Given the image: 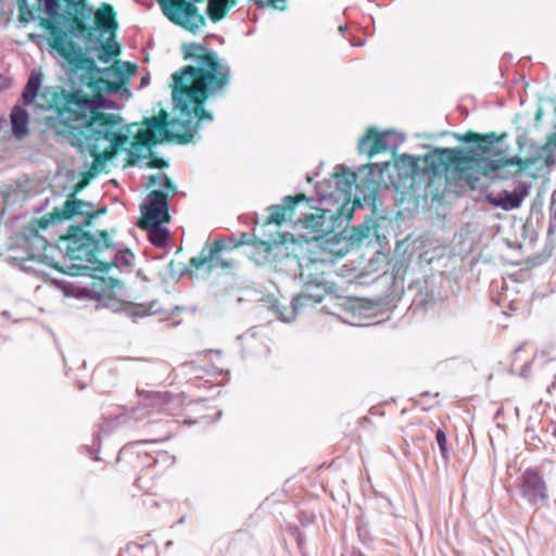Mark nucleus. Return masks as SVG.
Wrapping results in <instances>:
<instances>
[{"label":"nucleus","instance_id":"f03ea898","mask_svg":"<svg viewBox=\"0 0 556 556\" xmlns=\"http://www.w3.org/2000/svg\"><path fill=\"white\" fill-rule=\"evenodd\" d=\"M184 59L193 60L195 65H186L173 74L172 96L174 105L187 119H168V113L161 110L156 116L146 117L131 142L132 148H151L164 141L179 144L191 142L202 121L213 116L204 109L211 96L223 93L231 83V68L216 52L202 43L184 45Z\"/></svg>","mask_w":556,"mask_h":556},{"label":"nucleus","instance_id":"20e7f679","mask_svg":"<svg viewBox=\"0 0 556 556\" xmlns=\"http://www.w3.org/2000/svg\"><path fill=\"white\" fill-rule=\"evenodd\" d=\"M21 20L29 22L35 18L34 11L45 9L47 18L67 24L73 37H83L87 45L101 43L98 59L104 63L121 54V45L115 40L118 23L116 12L109 3H102L97 11L87 0H37V7L27 8L26 0H17Z\"/></svg>","mask_w":556,"mask_h":556},{"label":"nucleus","instance_id":"423d86ee","mask_svg":"<svg viewBox=\"0 0 556 556\" xmlns=\"http://www.w3.org/2000/svg\"><path fill=\"white\" fill-rule=\"evenodd\" d=\"M99 236L100 238L96 239L81 226L72 225L66 233L60 237L61 249L64 250L66 257L75 262L71 266L72 275H86L94 269L98 263L97 253L112 247L106 230H101Z\"/></svg>","mask_w":556,"mask_h":556},{"label":"nucleus","instance_id":"2eb2a0df","mask_svg":"<svg viewBox=\"0 0 556 556\" xmlns=\"http://www.w3.org/2000/svg\"><path fill=\"white\" fill-rule=\"evenodd\" d=\"M298 222L302 223L304 228L311 230L315 242L330 235L331 220L330 217H327L324 210H316L315 214L305 215L304 218L299 217Z\"/></svg>","mask_w":556,"mask_h":556},{"label":"nucleus","instance_id":"393cba45","mask_svg":"<svg viewBox=\"0 0 556 556\" xmlns=\"http://www.w3.org/2000/svg\"><path fill=\"white\" fill-rule=\"evenodd\" d=\"M257 8H273L276 10L285 11L287 9V0H249Z\"/></svg>","mask_w":556,"mask_h":556},{"label":"nucleus","instance_id":"4be33fe9","mask_svg":"<svg viewBox=\"0 0 556 556\" xmlns=\"http://www.w3.org/2000/svg\"><path fill=\"white\" fill-rule=\"evenodd\" d=\"M40 88V77L30 76L23 91V100L25 104L34 102Z\"/></svg>","mask_w":556,"mask_h":556},{"label":"nucleus","instance_id":"9d476101","mask_svg":"<svg viewBox=\"0 0 556 556\" xmlns=\"http://www.w3.org/2000/svg\"><path fill=\"white\" fill-rule=\"evenodd\" d=\"M237 245L228 247L223 239H215L212 242H206L198 256L191 257L189 261V268L192 270L204 269L206 273H212L216 269H229L232 262L223 256L225 251L232 250Z\"/></svg>","mask_w":556,"mask_h":556},{"label":"nucleus","instance_id":"cd10ccee","mask_svg":"<svg viewBox=\"0 0 556 556\" xmlns=\"http://www.w3.org/2000/svg\"><path fill=\"white\" fill-rule=\"evenodd\" d=\"M369 231H370L369 226L362 224L357 228H355V236L358 240H362V239L368 237Z\"/></svg>","mask_w":556,"mask_h":556},{"label":"nucleus","instance_id":"1a4fd4ad","mask_svg":"<svg viewBox=\"0 0 556 556\" xmlns=\"http://www.w3.org/2000/svg\"><path fill=\"white\" fill-rule=\"evenodd\" d=\"M156 2L169 22L188 33L195 35L207 24L205 14L197 5L202 0H156Z\"/></svg>","mask_w":556,"mask_h":556},{"label":"nucleus","instance_id":"aec40b11","mask_svg":"<svg viewBox=\"0 0 556 556\" xmlns=\"http://www.w3.org/2000/svg\"><path fill=\"white\" fill-rule=\"evenodd\" d=\"M146 186H147V188L152 187V186H160L164 189L163 191L165 193H167L168 195L169 194L174 195L177 193L176 186L173 184L170 178L164 173H157L155 175H151L149 177V181L146 184Z\"/></svg>","mask_w":556,"mask_h":556},{"label":"nucleus","instance_id":"2f4dec72","mask_svg":"<svg viewBox=\"0 0 556 556\" xmlns=\"http://www.w3.org/2000/svg\"><path fill=\"white\" fill-rule=\"evenodd\" d=\"M4 124H5V118L0 117V129L3 127Z\"/></svg>","mask_w":556,"mask_h":556},{"label":"nucleus","instance_id":"4468645a","mask_svg":"<svg viewBox=\"0 0 556 556\" xmlns=\"http://www.w3.org/2000/svg\"><path fill=\"white\" fill-rule=\"evenodd\" d=\"M301 202L309 203L311 200L304 193L287 195L281 204H274L268 207L267 224L281 225L287 220H293L295 207Z\"/></svg>","mask_w":556,"mask_h":556},{"label":"nucleus","instance_id":"bb28decb","mask_svg":"<svg viewBox=\"0 0 556 556\" xmlns=\"http://www.w3.org/2000/svg\"><path fill=\"white\" fill-rule=\"evenodd\" d=\"M343 175L336 174V178L338 179V184L343 182L345 187L351 188V186L356 180V175L354 173H349L342 167Z\"/></svg>","mask_w":556,"mask_h":556},{"label":"nucleus","instance_id":"f257e3e1","mask_svg":"<svg viewBox=\"0 0 556 556\" xmlns=\"http://www.w3.org/2000/svg\"><path fill=\"white\" fill-rule=\"evenodd\" d=\"M38 24L50 33V48L66 61L72 72H81V83L94 94L63 89L54 96L58 117H49L46 122L48 129L55 136L93 157L88 173V176L92 177L129 140L123 131L122 117L103 112L96 104L97 96L118 91L119 83L101 77L100 68L89 56L88 50L70 39L67 31L54 21L38 16Z\"/></svg>","mask_w":556,"mask_h":556},{"label":"nucleus","instance_id":"9b49d317","mask_svg":"<svg viewBox=\"0 0 556 556\" xmlns=\"http://www.w3.org/2000/svg\"><path fill=\"white\" fill-rule=\"evenodd\" d=\"M168 194L162 190H153L148 193L146 203L141 206V217L138 223L140 228L147 226H160L170 220L168 213Z\"/></svg>","mask_w":556,"mask_h":556},{"label":"nucleus","instance_id":"72a5a7b5","mask_svg":"<svg viewBox=\"0 0 556 556\" xmlns=\"http://www.w3.org/2000/svg\"><path fill=\"white\" fill-rule=\"evenodd\" d=\"M128 164H129V165H134V164H135V161L129 160V161H128Z\"/></svg>","mask_w":556,"mask_h":556},{"label":"nucleus","instance_id":"b1692460","mask_svg":"<svg viewBox=\"0 0 556 556\" xmlns=\"http://www.w3.org/2000/svg\"><path fill=\"white\" fill-rule=\"evenodd\" d=\"M252 248H253V252H252V257L255 258L256 255L263 257V258H267L268 255L270 254L271 252V249H273V245L271 243L267 242V241H263V240H255L252 242Z\"/></svg>","mask_w":556,"mask_h":556},{"label":"nucleus","instance_id":"c85d7f7f","mask_svg":"<svg viewBox=\"0 0 556 556\" xmlns=\"http://www.w3.org/2000/svg\"><path fill=\"white\" fill-rule=\"evenodd\" d=\"M148 165L151 168H164V167L168 166L167 162L160 157H154V159L150 160Z\"/></svg>","mask_w":556,"mask_h":556},{"label":"nucleus","instance_id":"7ed1b4c3","mask_svg":"<svg viewBox=\"0 0 556 556\" xmlns=\"http://www.w3.org/2000/svg\"><path fill=\"white\" fill-rule=\"evenodd\" d=\"M504 136H498L495 132L478 134L467 131L462 137V140L464 142H472L475 147L469 148L466 152L458 149L443 148L427 154L425 157V169L430 180L439 178L446 182L447 170L453 165L455 177L464 181L471 190H475L479 180L476 175L477 170L483 176H489L500 169L517 165L516 174H519L540 160H543L544 164L548 167L555 163L553 146H556V140L543 144L536 156L526 159L518 156L507 157L504 150L495 149V146L502 141Z\"/></svg>","mask_w":556,"mask_h":556},{"label":"nucleus","instance_id":"6ab92c4d","mask_svg":"<svg viewBox=\"0 0 556 556\" xmlns=\"http://www.w3.org/2000/svg\"><path fill=\"white\" fill-rule=\"evenodd\" d=\"M28 123V113L25 110L15 106L11 112V124L14 136L17 138H22L23 136L27 135Z\"/></svg>","mask_w":556,"mask_h":556},{"label":"nucleus","instance_id":"a878e982","mask_svg":"<svg viewBox=\"0 0 556 556\" xmlns=\"http://www.w3.org/2000/svg\"><path fill=\"white\" fill-rule=\"evenodd\" d=\"M435 439L438 442V445L440 447V452L443 458L448 457V450H447V438L446 433L443 429H439L435 433Z\"/></svg>","mask_w":556,"mask_h":556},{"label":"nucleus","instance_id":"f3484780","mask_svg":"<svg viewBox=\"0 0 556 556\" xmlns=\"http://www.w3.org/2000/svg\"><path fill=\"white\" fill-rule=\"evenodd\" d=\"M527 194V188L522 187L514 192L504 191L497 198H490L489 200L493 205L510 211L520 207Z\"/></svg>","mask_w":556,"mask_h":556},{"label":"nucleus","instance_id":"0eeeda50","mask_svg":"<svg viewBox=\"0 0 556 556\" xmlns=\"http://www.w3.org/2000/svg\"><path fill=\"white\" fill-rule=\"evenodd\" d=\"M85 186L84 181H79L74 187V192L71 193L64 204L60 207H54L53 211L46 213L40 218L35 219L31 223V228L35 231L46 229L51 225L62 223L64 220L72 219L76 216L84 217L85 226H90L92 220L99 215L106 213V207L93 210V205L89 202H85L76 198V193L79 192Z\"/></svg>","mask_w":556,"mask_h":556},{"label":"nucleus","instance_id":"6e6552de","mask_svg":"<svg viewBox=\"0 0 556 556\" xmlns=\"http://www.w3.org/2000/svg\"><path fill=\"white\" fill-rule=\"evenodd\" d=\"M321 260L323 257H320L314 249L309 250L307 262L301 265L300 276L304 280V291L294 298L293 301L296 304H299V302L306 303L311 300L315 303L320 302L324 294H313L311 289L314 287L324 292L331 290V282L328 280V273L332 266L329 263H321Z\"/></svg>","mask_w":556,"mask_h":556},{"label":"nucleus","instance_id":"5701e85b","mask_svg":"<svg viewBox=\"0 0 556 556\" xmlns=\"http://www.w3.org/2000/svg\"><path fill=\"white\" fill-rule=\"evenodd\" d=\"M113 68L116 76L121 77L122 81L128 80L137 71V66L130 62L116 64Z\"/></svg>","mask_w":556,"mask_h":556},{"label":"nucleus","instance_id":"39448f33","mask_svg":"<svg viewBox=\"0 0 556 556\" xmlns=\"http://www.w3.org/2000/svg\"><path fill=\"white\" fill-rule=\"evenodd\" d=\"M176 463L175 456L165 451L149 453L134 446L124 447L117 457L122 469H129L137 477L135 484L147 494H156Z\"/></svg>","mask_w":556,"mask_h":556},{"label":"nucleus","instance_id":"c756f323","mask_svg":"<svg viewBox=\"0 0 556 556\" xmlns=\"http://www.w3.org/2000/svg\"><path fill=\"white\" fill-rule=\"evenodd\" d=\"M153 399L155 400V403L160 404V405H165L168 403L169 399H170V394L167 393V392H164V393H155L153 395Z\"/></svg>","mask_w":556,"mask_h":556},{"label":"nucleus","instance_id":"7c9ffc66","mask_svg":"<svg viewBox=\"0 0 556 556\" xmlns=\"http://www.w3.org/2000/svg\"><path fill=\"white\" fill-rule=\"evenodd\" d=\"M244 243H249V235L248 233H242L240 241L236 245L238 247L239 244H244Z\"/></svg>","mask_w":556,"mask_h":556},{"label":"nucleus","instance_id":"f8f14e48","mask_svg":"<svg viewBox=\"0 0 556 556\" xmlns=\"http://www.w3.org/2000/svg\"><path fill=\"white\" fill-rule=\"evenodd\" d=\"M350 245L346 237L330 231V235L318 239L312 249L323 257L321 263H329L332 266L337 258L344 256L350 251Z\"/></svg>","mask_w":556,"mask_h":556},{"label":"nucleus","instance_id":"473e14b6","mask_svg":"<svg viewBox=\"0 0 556 556\" xmlns=\"http://www.w3.org/2000/svg\"><path fill=\"white\" fill-rule=\"evenodd\" d=\"M344 29H345V28H344L343 26H340V27H339V30H340L341 33H343V31H344Z\"/></svg>","mask_w":556,"mask_h":556},{"label":"nucleus","instance_id":"ddd939ff","mask_svg":"<svg viewBox=\"0 0 556 556\" xmlns=\"http://www.w3.org/2000/svg\"><path fill=\"white\" fill-rule=\"evenodd\" d=\"M520 492L529 503L535 505L548 497L546 483L536 469L528 468L521 476Z\"/></svg>","mask_w":556,"mask_h":556},{"label":"nucleus","instance_id":"a211bd4d","mask_svg":"<svg viewBox=\"0 0 556 556\" xmlns=\"http://www.w3.org/2000/svg\"><path fill=\"white\" fill-rule=\"evenodd\" d=\"M237 5V0H207L206 16L212 23L224 20Z\"/></svg>","mask_w":556,"mask_h":556},{"label":"nucleus","instance_id":"dca6fc26","mask_svg":"<svg viewBox=\"0 0 556 556\" xmlns=\"http://www.w3.org/2000/svg\"><path fill=\"white\" fill-rule=\"evenodd\" d=\"M358 150L361 153H366L369 157L386 151V132H380L375 128L367 129L366 134L359 139Z\"/></svg>","mask_w":556,"mask_h":556},{"label":"nucleus","instance_id":"412c9836","mask_svg":"<svg viewBox=\"0 0 556 556\" xmlns=\"http://www.w3.org/2000/svg\"><path fill=\"white\" fill-rule=\"evenodd\" d=\"M143 229L148 230V236L150 242L157 247V248H164L169 240V233L166 229L162 228L160 226H147Z\"/></svg>","mask_w":556,"mask_h":556}]
</instances>
